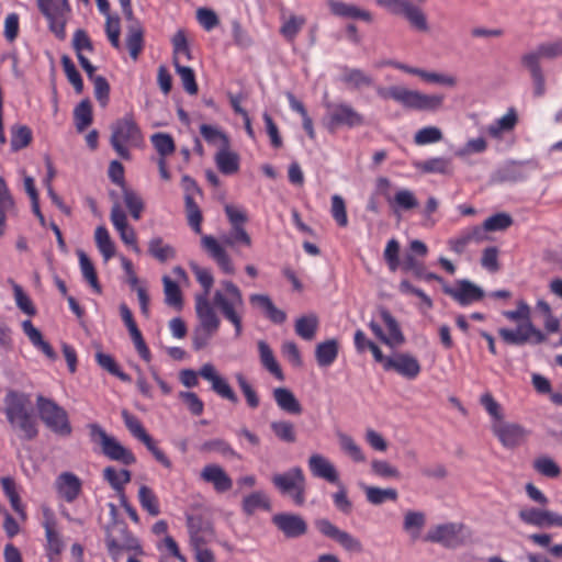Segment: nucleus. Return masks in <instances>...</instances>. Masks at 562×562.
<instances>
[{"label":"nucleus","mask_w":562,"mask_h":562,"mask_svg":"<svg viewBox=\"0 0 562 562\" xmlns=\"http://www.w3.org/2000/svg\"><path fill=\"white\" fill-rule=\"evenodd\" d=\"M4 413L11 427L19 431L20 438L33 440L37 434V423L29 395L9 391L4 397Z\"/></svg>","instance_id":"obj_1"},{"label":"nucleus","mask_w":562,"mask_h":562,"mask_svg":"<svg viewBox=\"0 0 562 562\" xmlns=\"http://www.w3.org/2000/svg\"><path fill=\"white\" fill-rule=\"evenodd\" d=\"M560 56H562V38L541 43L533 50L521 56L520 63L529 71L532 79L535 97L540 98L546 93V79L540 65L541 58L554 59Z\"/></svg>","instance_id":"obj_2"},{"label":"nucleus","mask_w":562,"mask_h":562,"mask_svg":"<svg viewBox=\"0 0 562 562\" xmlns=\"http://www.w3.org/2000/svg\"><path fill=\"white\" fill-rule=\"evenodd\" d=\"M376 94L383 100H394L406 109L418 111H436L442 106L443 95L424 94L403 86L376 87Z\"/></svg>","instance_id":"obj_3"},{"label":"nucleus","mask_w":562,"mask_h":562,"mask_svg":"<svg viewBox=\"0 0 562 562\" xmlns=\"http://www.w3.org/2000/svg\"><path fill=\"white\" fill-rule=\"evenodd\" d=\"M142 142L140 128L132 115H125L112 123L110 144L122 159L130 160L128 146H138Z\"/></svg>","instance_id":"obj_4"},{"label":"nucleus","mask_w":562,"mask_h":562,"mask_svg":"<svg viewBox=\"0 0 562 562\" xmlns=\"http://www.w3.org/2000/svg\"><path fill=\"white\" fill-rule=\"evenodd\" d=\"M222 286L225 289L226 294L222 291H216L213 296V304L234 325L236 336L238 337L243 330L241 315L239 313L244 308L243 294L239 288L229 280L222 281Z\"/></svg>","instance_id":"obj_5"},{"label":"nucleus","mask_w":562,"mask_h":562,"mask_svg":"<svg viewBox=\"0 0 562 562\" xmlns=\"http://www.w3.org/2000/svg\"><path fill=\"white\" fill-rule=\"evenodd\" d=\"M471 530L463 522H446L431 527L425 541L439 543L447 549L465 546L471 538Z\"/></svg>","instance_id":"obj_6"},{"label":"nucleus","mask_w":562,"mask_h":562,"mask_svg":"<svg viewBox=\"0 0 562 562\" xmlns=\"http://www.w3.org/2000/svg\"><path fill=\"white\" fill-rule=\"evenodd\" d=\"M375 2L390 14L406 20L413 30L422 33L429 31L426 13L412 0H375Z\"/></svg>","instance_id":"obj_7"},{"label":"nucleus","mask_w":562,"mask_h":562,"mask_svg":"<svg viewBox=\"0 0 562 562\" xmlns=\"http://www.w3.org/2000/svg\"><path fill=\"white\" fill-rule=\"evenodd\" d=\"M271 482L280 494L291 497L295 505H304L306 479L300 467H293L285 472L273 474Z\"/></svg>","instance_id":"obj_8"},{"label":"nucleus","mask_w":562,"mask_h":562,"mask_svg":"<svg viewBox=\"0 0 562 562\" xmlns=\"http://www.w3.org/2000/svg\"><path fill=\"white\" fill-rule=\"evenodd\" d=\"M36 406L42 422L47 428L59 436H69L71 426L67 412L55 401L38 395L36 397Z\"/></svg>","instance_id":"obj_9"},{"label":"nucleus","mask_w":562,"mask_h":562,"mask_svg":"<svg viewBox=\"0 0 562 562\" xmlns=\"http://www.w3.org/2000/svg\"><path fill=\"white\" fill-rule=\"evenodd\" d=\"M89 428L92 440L99 442L102 453L108 459L126 467L136 462L134 453L121 445L114 437L109 436L98 424H91Z\"/></svg>","instance_id":"obj_10"},{"label":"nucleus","mask_w":562,"mask_h":562,"mask_svg":"<svg viewBox=\"0 0 562 562\" xmlns=\"http://www.w3.org/2000/svg\"><path fill=\"white\" fill-rule=\"evenodd\" d=\"M498 335L510 346L539 345L547 340V336L531 321L520 323L515 329L499 328Z\"/></svg>","instance_id":"obj_11"},{"label":"nucleus","mask_w":562,"mask_h":562,"mask_svg":"<svg viewBox=\"0 0 562 562\" xmlns=\"http://www.w3.org/2000/svg\"><path fill=\"white\" fill-rule=\"evenodd\" d=\"M314 525L319 533L337 542L344 550L351 553H361L363 551L362 542L358 538L338 528L329 519H316Z\"/></svg>","instance_id":"obj_12"},{"label":"nucleus","mask_w":562,"mask_h":562,"mask_svg":"<svg viewBox=\"0 0 562 562\" xmlns=\"http://www.w3.org/2000/svg\"><path fill=\"white\" fill-rule=\"evenodd\" d=\"M491 429L506 449H516L522 446L529 436V431L525 427L506 420H494Z\"/></svg>","instance_id":"obj_13"},{"label":"nucleus","mask_w":562,"mask_h":562,"mask_svg":"<svg viewBox=\"0 0 562 562\" xmlns=\"http://www.w3.org/2000/svg\"><path fill=\"white\" fill-rule=\"evenodd\" d=\"M41 13L48 21V27L54 35L64 41L66 38V23L69 9H64L63 4L54 0H36Z\"/></svg>","instance_id":"obj_14"},{"label":"nucleus","mask_w":562,"mask_h":562,"mask_svg":"<svg viewBox=\"0 0 562 562\" xmlns=\"http://www.w3.org/2000/svg\"><path fill=\"white\" fill-rule=\"evenodd\" d=\"M326 108L328 128L330 131H334L339 126L352 128L361 126L364 123L363 115L357 112L348 103H328Z\"/></svg>","instance_id":"obj_15"},{"label":"nucleus","mask_w":562,"mask_h":562,"mask_svg":"<svg viewBox=\"0 0 562 562\" xmlns=\"http://www.w3.org/2000/svg\"><path fill=\"white\" fill-rule=\"evenodd\" d=\"M442 291L462 306L479 302L484 297V291L467 279L458 280L456 288L445 283Z\"/></svg>","instance_id":"obj_16"},{"label":"nucleus","mask_w":562,"mask_h":562,"mask_svg":"<svg viewBox=\"0 0 562 562\" xmlns=\"http://www.w3.org/2000/svg\"><path fill=\"white\" fill-rule=\"evenodd\" d=\"M271 520L286 538H300L307 532V522L297 514L279 513L273 515Z\"/></svg>","instance_id":"obj_17"},{"label":"nucleus","mask_w":562,"mask_h":562,"mask_svg":"<svg viewBox=\"0 0 562 562\" xmlns=\"http://www.w3.org/2000/svg\"><path fill=\"white\" fill-rule=\"evenodd\" d=\"M386 371H395L400 375L413 380L420 373V364L416 357L407 352H397L385 361Z\"/></svg>","instance_id":"obj_18"},{"label":"nucleus","mask_w":562,"mask_h":562,"mask_svg":"<svg viewBox=\"0 0 562 562\" xmlns=\"http://www.w3.org/2000/svg\"><path fill=\"white\" fill-rule=\"evenodd\" d=\"M190 544L209 543L215 533L210 520L201 515H187Z\"/></svg>","instance_id":"obj_19"},{"label":"nucleus","mask_w":562,"mask_h":562,"mask_svg":"<svg viewBox=\"0 0 562 562\" xmlns=\"http://www.w3.org/2000/svg\"><path fill=\"white\" fill-rule=\"evenodd\" d=\"M326 4L330 13L335 16L361 20L367 23L373 22V15L370 11L355 4L346 3L340 0H327Z\"/></svg>","instance_id":"obj_20"},{"label":"nucleus","mask_w":562,"mask_h":562,"mask_svg":"<svg viewBox=\"0 0 562 562\" xmlns=\"http://www.w3.org/2000/svg\"><path fill=\"white\" fill-rule=\"evenodd\" d=\"M195 311L200 321V327L209 333H216L220 328V318L214 312L211 303L205 295H198L195 297Z\"/></svg>","instance_id":"obj_21"},{"label":"nucleus","mask_w":562,"mask_h":562,"mask_svg":"<svg viewBox=\"0 0 562 562\" xmlns=\"http://www.w3.org/2000/svg\"><path fill=\"white\" fill-rule=\"evenodd\" d=\"M200 476L204 482L211 483L217 493H225L233 487V480L218 464H206Z\"/></svg>","instance_id":"obj_22"},{"label":"nucleus","mask_w":562,"mask_h":562,"mask_svg":"<svg viewBox=\"0 0 562 562\" xmlns=\"http://www.w3.org/2000/svg\"><path fill=\"white\" fill-rule=\"evenodd\" d=\"M202 247L207 251L210 257L218 265V267L227 274L235 272L234 266L224 247L212 236H203L201 239Z\"/></svg>","instance_id":"obj_23"},{"label":"nucleus","mask_w":562,"mask_h":562,"mask_svg":"<svg viewBox=\"0 0 562 562\" xmlns=\"http://www.w3.org/2000/svg\"><path fill=\"white\" fill-rule=\"evenodd\" d=\"M308 468L316 477L324 479L333 484L340 482L339 474L334 464L322 454H312L308 458Z\"/></svg>","instance_id":"obj_24"},{"label":"nucleus","mask_w":562,"mask_h":562,"mask_svg":"<svg viewBox=\"0 0 562 562\" xmlns=\"http://www.w3.org/2000/svg\"><path fill=\"white\" fill-rule=\"evenodd\" d=\"M56 488L61 498L66 502H74L80 494L81 482L70 472H63L56 480Z\"/></svg>","instance_id":"obj_25"},{"label":"nucleus","mask_w":562,"mask_h":562,"mask_svg":"<svg viewBox=\"0 0 562 562\" xmlns=\"http://www.w3.org/2000/svg\"><path fill=\"white\" fill-rule=\"evenodd\" d=\"M273 398L278 407L291 415H300L303 411L302 405L293 392L286 387H277L273 390Z\"/></svg>","instance_id":"obj_26"},{"label":"nucleus","mask_w":562,"mask_h":562,"mask_svg":"<svg viewBox=\"0 0 562 562\" xmlns=\"http://www.w3.org/2000/svg\"><path fill=\"white\" fill-rule=\"evenodd\" d=\"M259 358L262 367L268 370L279 381L284 380V374L280 364L278 363L272 349L265 340H259L258 344Z\"/></svg>","instance_id":"obj_27"},{"label":"nucleus","mask_w":562,"mask_h":562,"mask_svg":"<svg viewBox=\"0 0 562 562\" xmlns=\"http://www.w3.org/2000/svg\"><path fill=\"white\" fill-rule=\"evenodd\" d=\"M215 162L218 170L224 175H233L239 169V156L231 151L228 147L222 146L215 155Z\"/></svg>","instance_id":"obj_28"},{"label":"nucleus","mask_w":562,"mask_h":562,"mask_svg":"<svg viewBox=\"0 0 562 562\" xmlns=\"http://www.w3.org/2000/svg\"><path fill=\"white\" fill-rule=\"evenodd\" d=\"M241 508L247 516H251L258 509L270 510L271 504L265 492L256 491L244 497Z\"/></svg>","instance_id":"obj_29"},{"label":"nucleus","mask_w":562,"mask_h":562,"mask_svg":"<svg viewBox=\"0 0 562 562\" xmlns=\"http://www.w3.org/2000/svg\"><path fill=\"white\" fill-rule=\"evenodd\" d=\"M338 356V342L328 339L319 342L315 348V358L319 367H329Z\"/></svg>","instance_id":"obj_30"},{"label":"nucleus","mask_w":562,"mask_h":562,"mask_svg":"<svg viewBox=\"0 0 562 562\" xmlns=\"http://www.w3.org/2000/svg\"><path fill=\"white\" fill-rule=\"evenodd\" d=\"M125 43L131 58L137 60L144 48L143 26H127Z\"/></svg>","instance_id":"obj_31"},{"label":"nucleus","mask_w":562,"mask_h":562,"mask_svg":"<svg viewBox=\"0 0 562 562\" xmlns=\"http://www.w3.org/2000/svg\"><path fill=\"white\" fill-rule=\"evenodd\" d=\"M367 501L372 505H381L386 501L395 502L398 498V493L395 488H381L376 486H362Z\"/></svg>","instance_id":"obj_32"},{"label":"nucleus","mask_w":562,"mask_h":562,"mask_svg":"<svg viewBox=\"0 0 562 562\" xmlns=\"http://www.w3.org/2000/svg\"><path fill=\"white\" fill-rule=\"evenodd\" d=\"M380 316L384 322L387 330H389V346H400L405 341V337L400 328V325L395 317L386 310H380Z\"/></svg>","instance_id":"obj_33"},{"label":"nucleus","mask_w":562,"mask_h":562,"mask_svg":"<svg viewBox=\"0 0 562 562\" xmlns=\"http://www.w3.org/2000/svg\"><path fill=\"white\" fill-rule=\"evenodd\" d=\"M103 479L115 492H120L131 482L132 473L126 469L117 471L114 467H106L103 470Z\"/></svg>","instance_id":"obj_34"},{"label":"nucleus","mask_w":562,"mask_h":562,"mask_svg":"<svg viewBox=\"0 0 562 562\" xmlns=\"http://www.w3.org/2000/svg\"><path fill=\"white\" fill-rule=\"evenodd\" d=\"M426 524V516L423 512L408 510L404 515L403 529L416 540Z\"/></svg>","instance_id":"obj_35"},{"label":"nucleus","mask_w":562,"mask_h":562,"mask_svg":"<svg viewBox=\"0 0 562 562\" xmlns=\"http://www.w3.org/2000/svg\"><path fill=\"white\" fill-rule=\"evenodd\" d=\"M341 81L355 89L371 87L373 85L372 77L358 68H345L341 75Z\"/></svg>","instance_id":"obj_36"},{"label":"nucleus","mask_w":562,"mask_h":562,"mask_svg":"<svg viewBox=\"0 0 562 562\" xmlns=\"http://www.w3.org/2000/svg\"><path fill=\"white\" fill-rule=\"evenodd\" d=\"M92 106L88 99L82 100L74 110V121L77 132L82 133L92 123Z\"/></svg>","instance_id":"obj_37"},{"label":"nucleus","mask_w":562,"mask_h":562,"mask_svg":"<svg viewBox=\"0 0 562 562\" xmlns=\"http://www.w3.org/2000/svg\"><path fill=\"white\" fill-rule=\"evenodd\" d=\"M122 551L133 552L134 554L143 553L142 547L138 540L130 533L127 537L120 539H115L111 537L110 541V554L116 558Z\"/></svg>","instance_id":"obj_38"},{"label":"nucleus","mask_w":562,"mask_h":562,"mask_svg":"<svg viewBox=\"0 0 562 562\" xmlns=\"http://www.w3.org/2000/svg\"><path fill=\"white\" fill-rule=\"evenodd\" d=\"M148 254L159 262H166L176 258L175 248L168 244H165L160 237H155L149 240Z\"/></svg>","instance_id":"obj_39"},{"label":"nucleus","mask_w":562,"mask_h":562,"mask_svg":"<svg viewBox=\"0 0 562 562\" xmlns=\"http://www.w3.org/2000/svg\"><path fill=\"white\" fill-rule=\"evenodd\" d=\"M318 328V318L315 314L301 316L295 321V333L305 340L315 338Z\"/></svg>","instance_id":"obj_40"},{"label":"nucleus","mask_w":562,"mask_h":562,"mask_svg":"<svg viewBox=\"0 0 562 562\" xmlns=\"http://www.w3.org/2000/svg\"><path fill=\"white\" fill-rule=\"evenodd\" d=\"M177 75L180 77L183 89L189 94H196L199 91L198 83L195 81V75L192 68L180 65L179 58L172 59Z\"/></svg>","instance_id":"obj_41"},{"label":"nucleus","mask_w":562,"mask_h":562,"mask_svg":"<svg viewBox=\"0 0 562 562\" xmlns=\"http://www.w3.org/2000/svg\"><path fill=\"white\" fill-rule=\"evenodd\" d=\"M14 209V201L9 192L8 186L0 177V236L4 233L7 215Z\"/></svg>","instance_id":"obj_42"},{"label":"nucleus","mask_w":562,"mask_h":562,"mask_svg":"<svg viewBox=\"0 0 562 562\" xmlns=\"http://www.w3.org/2000/svg\"><path fill=\"white\" fill-rule=\"evenodd\" d=\"M138 501L142 508L150 516L156 517L160 514L158 497L147 485H142L138 488Z\"/></svg>","instance_id":"obj_43"},{"label":"nucleus","mask_w":562,"mask_h":562,"mask_svg":"<svg viewBox=\"0 0 562 562\" xmlns=\"http://www.w3.org/2000/svg\"><path fill=\"white\" fill-rule=\"evenodd\" d=\"M77 255L79 258V263L83 278L88 281V283L97 293H101V285L99 283L97 271L94 269L93 263L83 250H78Z\"/></svg>","instance_id":"obj_44"},{"label":"nucleus","mask_w":562,"mask_h":562,"mask_svg":"<svg viewBox=\"0 0 562 562\" xmlns=\"http://www.w3.org/2000/svg\"><path fill=\"white\" fill-rule=\"evenodd\" d=\"M306 23V19L302 15H290L288 19L283 16V23L280 27V34L288 41L293 42L299 32Z\"/></svg>","instance_id":"obj_45"},{"label":"nucleus","mask_w":562,"mask_h":562,"mask_svg":"<svg viewBox=\"0 0 562 562\" xmlns=\"http://www.w3.org/2000/svg\"><path fill=\"white\" fill-rule=\"evenodd\" d=\"M270 428L274 436L285 443H294L296 441L295 426L290 420H274L270 424Z\"/></svg>","instance_id":"obj_46"},{"label":"nucleus","mask_w":562,"mask_h":562,"mask_svg":"<svg viewBox=\"0 0 562 562\" xmlns=\"http://www.w3.org/2000/svg\"><path fill=\"white\" fill-rule=\"evenodd\" d=\"M94 239L97 247L102 254L105 261L112 258L115 254V245L112 241L108 229L104 226H98L94 232Z\"/></svg>","instance_id":"obj_47"},{"label":"nucleus","mask_w":562,"mask_h":562,"mask_svg":"<svg viewBox=\"0 0 562 562\" xmlns=\"http://www.w3.org/2000/svg\"><path fill=\"white\" fill-rule=\"evenodd\" d=\"M162 282L166 304L180 310L182 307V295L178 283L168 276L162 278Z\"/></svg>","instance_id":"obj_48"},{"label":"nucleus","mask_w":562,"mask_h":562,"mask_svg":"<svg viewBox=\"0 0 562 562\" xmlns=\"http://www.w3.org/2000/svg\"><path fill=\"white\" fill-rule=\"evenodd\" d=\"M60 63L68 81L72 85L75 91L80 94L83 91V81L75 64L68 55H63Z\"/></svg>","instance_id":"obj_49"},{"label":"nucleus","mask_w":562,"mask_h":562,"mask_svg":"<svg viewBox=\"0 0 562 562\" xmlns=\"http://www.w3.org/2000/svg\"><path fill=\"white\" fill-rule=\"evenodd\" d=\"M221 241L223 245L229 247H234L237 244H243L247 247L251 246V238L246 232L244 225L232 226V229L228 234L221 236Z\"/></svg>","instance_id":"obj_50"},{"label":"nucleus","mask_w":562,"mask_h":562,"mask_svg":"<svg viewBox=\"0 0 562 562\" xmlns=\"http://www.w3.org/2000/svg\"><path fill=\"white\" fill-rule=\"evenodd\" d=\"M32 140V131L26 125H14L11 127V148L18 151L26 147Z\"/></svg>","instance_id":"obj_51"},{"label":"nucleus","mask_w":562,"mask_h":562,"mask_svg":"<svg viewBox=\"0 0 562 562\" xmlns=\"http://www.w3.org/2000/svg\"><path fill=\"white\" fill-rule=\"evenodd\" d=\"M95 360L102 369L106 370L112 375H115L121 381L131 382V376L119 368L112 356L99 351L95 355Z\"/></svg>","instance_id":"obj_52"},{"label":"nucleus","mask_w":562,"mask_h":562,"mask_svg":"<svg viewBox=\"0 0 562 562\" xmlns=\"http://www.w3.org/2000/svg\"><path fill=\"white\" fill-rule=\"evenodd\" d=\"M418 204L419 203L415 194L407 189H402L397 191L395 195L392 198V203H390L394 212H396L395 207H398L404 211H411L413 209H416Z\"/></svg>","instance_id":"obj_53"},{"label":"nucleus","mask_w":562,"mask_h":562,"mask_svg":"<svg viewBox=\"0 0 562 562\" xmlns=\"http://www.w3.org/2000/svg\"><path fill=\"white\" fill-rule=\"evenodd\" d=\"M184 203L189 225L196 234H201V223L203 217L199 205L189 194L184 196Z\"/></svg>","instance_id":"obj_54"},{"label":"nucleus","mask_w":562,"mask_h":562,"mask_svg":"<svg viewBox=\"0 0 562 562\" xmlns=\"http://www.w3.org/2000/svg\"><path fill=\"white\" fill-rule=\"evenodd\" d=\"M122 417L126 428L135 438H137L142 442L149 441L150 436L147 434V431L145 430L142 423L136 416L128 413V411L123 409Z\"/></svg>","instance_id":"obj_55"},{"label":"nucleus","mask_w":562,"mask_h":562,"mask_svg":"<svg viewBox=\"0 0 562 562\" xmlns=\"http://www.w3.org/2000/svg\"><path fill=\"white\" fill-rule=\"evenodd\" d=\"M10 283L12 284L16 306L24 314L34 316L36 314V308L30 296L23 291L22 286L15 283L13 280H10Z\"/></svg>","instance_id":"obj_56"},{"label":"nucleus","mask_w":562,"mask_h":562,"mask_svg":"<svg viewBox=\"0 0 562 562\" xmlns=\"http://www.w3.org/2000/svg\"><path fill=\"white\" fill-rule=\"evenodd\" d=\"M532 465L538 473L547 477H558L561 474V469L557 462L547 456L535 459Z\"/></svg>","instance_id":"obj_57"},{"label":"nucleus","mask_w":562,"mask_h":562,"mask_svg":"<svg viewBox=\"0 0 562 562\" xmlns=\"http://www.w3.org/2000/svg\"><path fill=\"white\" fill-rule=\"evenodd\" d=\"M44 528L47 539L48 553L59 554L63 550V541L55 530V521L52 518H47L44 522Z\"/></svg>","instance_id":"obj_58"},{"label":"nucleus","mask_w":562,"mask_h":562,"mask_svg":"<svg viewBox=\"0 0 562 562\" xmlns=\"http://www.w3.org/2000/svg\"><path fill=\"white\" fill-rule=\"evenodd\" d=\"M415 166L423 172L431 173H448L450 169V160L442 157L431 158L425 161L415 164Z\"/></svg>","instance_id":"obj_59"},{"label":"nucleus","mask_w":562,"mask_h":562,"mask_svg":"<svg viewBox=\"0 0 562 562\" xmlns=\"http://www.w3.org/2000/svg\"><path fill=\"white\" fill-rule=\"evenodd\" d=\"M513 217L508 213H496L484 221L486 232L505 231L513 225Z\"/></svg>","instance_id":"obj_60"},{"label":"nucleus","mask_w":562,"mask_h":562,"mask_svg":"<svg viewBox=\"0 0 562 562\" xmlns=\"http://www.w3.org/2000/svg\"><path fill=\"white\" fill-rule=\"evenodd\" d=\"M517 123V113L514 109H510L505 115L496 121L494 125L488 127V133L496 137L502 132L510 131Z\"/></svg>","instance_id":"obj_61"},{"label":"nucleus","mask_w":562,"mask_h":562,"mask_svg":"<svg viewBox=\"0 0 562 562\" xmlns=\"http://www.w3.org/2000/svg\"><path fill=\"white\" fill-rule=\"evenodd\" d=\"M201 451H205V452L216 451L224 457L238 458V459L240 458L227 441H225L224 439H218V438L205 441L201 446Z\"/></svg>","instance_id":"obj_62"},{"label":"nucleus","mask_w":562,"mask_h":562,"mask_svg":"<svg viewBox=\"0 0 562 562\" xmlns=\"http://www.w3.org/2000/svg\"><path fill=\"white\" fill-rule=\"evenodd\" d=\"M150 140L160 157H166L175 151L173 138L167 133H156L150 137Z\"/></svg>","instance_id":"obj_63"},{"label":"nucleus","mask_w":562,"mask_h":562,"mask_svg":"<svg viewBox=\"0 0 562 562\" xmlns=\"http://www.w3.org/2000/svg\"><path fill=\"white\" fill-rule=\"evenodd\" d=\"M122 191L125 205L130 210L132 217L134 220H139L144 210V203L140 196L128 188H124Z\"/></svg>","instance_id":"obj_64"}]
</instances>
